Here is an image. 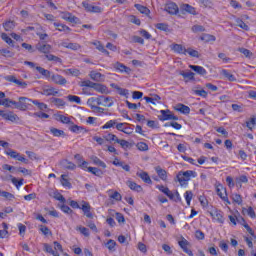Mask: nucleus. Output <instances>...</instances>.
Here are the masks:
<instances>
[{
  "label": "nucleus",
  "mask_w": 256,
  "mask_h": 256,
  "mask_svg": "<svg viewBox=\"0 0 256 256\" xmlns=\"http://www.w3.org/2000/svg\"><path fill=\"white\" fill-rule=\"evenodd\" d=\"M228 219L231 225L236 227L237 223H239L242 225V227L246 229V231H248L249 235L255 237V231H253V228L249 226V224H247V221H245V218L241 216V213H239V211H236V214L229 215Z\"/></svg>",
  "instance_id": "f257e3e1"
},
{
  "label": "nucleus",
  "mask_w": 256,
  "mask_h": 256,
  "mask_svg": "<svg viewBox=\"0 0 256 256\" xmlns=\"http://www.w3.org/2000/svg\"><path fill=\"white\" fill-rule=\"evenodd\" d=\"M36 49L39 51V53H42L43 55H45V59H47V61H54L55 63H61V58L51 54V51L53 49V46H51V44H43L41 42H39L36 45Z\"/></svg>",
  "instance_id": "f03ea898"
},
{
  "label": "nucleus",
  "mask_w": 256,
  "mask_h": 256,
  "mask_svg": "<svg viewBox=\"0 0 256 256\" xmlns=\"http://www.w3.org/2000/svg\"><path fill=\"white\" fill-rule=\"evenodd\" d=\"M197 178V172L193 170L179 171L176 175V181H178L180 187H187L191 179Z\"/></svg>",
  "instance_id": "7ed1b4c3"
},
{
  "label": "nucleus",
  "mask_w": 256,
  "mask_h": 256,
  "mask_svg": "<svg viewBox=\"0 0 256 256\" xmlns=\"http://www.w3.org/2000/svg\"><path fill=\"white\" fill-rule=\"evenodd\" d=\"M70 207H72V209H80L83 213V215L85 217H87V219H93V212H91V204H89V202L82 200L80 202L75 201V200H71L69 203Z\"/></svg>",
  "instance_id": "20e7f679"
},
{
  "label": "nucleus",
  "mask_w": 256,
  "mask_h": 256,
  "mask_svg": "<svg viewBox=\"0 0 256 256\" xmlns=\"http://www.w3.org/2000/svg\"><path fill=\"white\" fill-rule=\"evenodd\" d=\"M80 87H89L90 89H94L97 93H102V95H108L109 88L103 84L91 82L89 80L82 81Z\"/></svg>",
  "instance_id": "39448f33"
},
{
  "label": "nucleus",
  "mask_w": 256,
  "mask_h": 256,
  "mask_svg": "<svg viewBox=\"0 0 256 256\" xmlns=\"http://www.w3.org/2000/svg\"><path fill=\"white\" fill-rule=\"evenodd\" d=\"M88 103L93 105H101L102 107H113V98L109 96H99L97 98H89Z\"/></svg>",
  "instance_id": "423d86ee"
},
{
  "label": "nucleus",
  "mask_w": 256,
  "mask_h": 256,
  "mask_svg": "<svg viewBox=\"0 0 256 256\" xmlns=\"http://www.w3.org/2000/svg\"><path fill=\"white\" fill-rule=\"evenodd\" d=\"M53 245H54V250L51 244L44 243L43 247H44L45 253H49V255H53V256H61V254L59 253H63V245H61V243L57 241H54Z\"/></svg>",
  "instance_id": "0eeeda50"
},
{
  "label": "nucleus",
  "mask_w": 256,
  "mask_h": 256,
  "mask_svg": "<svg viewBox=\"0 0 256 256\" xmlns=\"http://www.w3.org/2000/svg\"><path fill=\"white\" fill-rule=\"evenodd\" d=\"M215 191L218 197L225 203V205H231V201L229 200V194H227V188L223 186L220 182L215 183Z\"/></svg>",
  "instance_id": "6e6552de"
},
{
  "label": "nucleus",
  "mask_w": 256,
  "mask_h": 256,
  "mask_svg": "<svg viewBox=\"0 0 256 256\" xmlns=\"http://www.w3.org/2000/svg\"><path fill=\"white\" fill-rule=\"evenodd\" d=\"M156 189L159 190L160 193H163L164 195H166L167 198L170 199V201H180L181 200V195L179 194V192H175L173 193L172 191H170L169 187L167 186H163V185H156Z\"/></svg>",
  "instance_id": "1a4fd4ad"
},
{
  "label": "nucleus",
  "mask_w": 256,
  "mask_h": 256,
  "mask_svg": "<svg viewBox=\"0 0 256 256\" xmlns=\"http://www.w3.org/2000/svg\"><path fill=\"white\" fill-rule=\"evenodd\" d=\"M31 103L33 100L27 97H19L18 102L15 101L14 107L15 109H19V111H27L29 107H31Z\"/></svg>",
  "instance_id": "9d476101"
},
{
  "label": "nucleus",
  "mask_w": 256,
  "mask_h": 256,
  "mask_svg": "<svg viewBox=\"0 0 256 256\" xmlns=\"http://www.w3.org/2000/svg\"><path fill=\"white\" fill-rule=\"evenodd\" d=\"M5 155H8V157H11V159L20 161V163H25V165L29 163V160L25 158V156L21 155L19 152L13 149H8L7 151H5Z\"/></svg>",
  "instance_id": "9b49d317"
},
{
  "label": "nucleus",
  "mask_w": 256,
  "mask_h": 256,
  "mask_svg": "<svg viewBox=\"0 0 256 256\" xmlns=\"http://www.w3.org/2000/svg\"><path fill=\"white\" fill-rule=\"evenodd\" d=\"M0 117H2L4 121H10V123H17V121H19V116L13 111L0 110Z\"/></svg>",
  "instance_id": "f8f14e48"
},
{
  "label": "nucleus",
  "mask_w": 256,
  "mask_h": 256,
  "mask_svg": "<svg viewBox=\"0 0 256 256\" xmlns=\"http://www.w3.org/2000/svg\"><path fill=\"white\" fill-rule=\"evenodd\" d=\"M209 214L212 217L213 221H215L216 223H220L221 225L225 223V217L223 216V211L217 208H214L209 212Z\"/></svg>",
  "instance_id": "ddd939ff"
},
{
  "label": "nucleus",
  "mask_w": 256,
  "mask_h": 256,
  "mask_svg": "<svg viewBox=\"0 0 256 256\" xmlns=\"http://www.w3.org/2000/svg\"><path fill=\"white\" fill-rule=\"evenodd\" d=\"M160 121H179V117H177L171 110H160Z\"/></svg>",
  "instance_id": "4468645a"
},
{
  "label": "nucleus",
  "mask_w": 256,
  "mask_h": 256,
  "mask_svg": "<svg viewBox=\"0 0 256 256\" xmlns=\"http://www.w3.org/2000/svg\"><path fill=\"white\" fill-rule=\"evenodd\" d=\"M178 245L182 249V251L186 253V255H189V256L194 255L193 251L189 249V247H191V243L184 237H182V239L178 241Z\"/></svg>",
  "instance_id": "2eb2a0df"
},
{
  "label": "nucleus",
  "mask_w": 256,
  "mask_h": 256,
  "mask_svg": "<svg viewBox=\"0 0 256 256\" xmlns=\"http://www.w3.org/2000/svg\"><path fill=\"white\" fill-rule=\"evenodd\" d=\"M50 81L56 85H67V79L59 74H52L50 76Z\"/></svg>",
  "instance_id": "dca6fc26"
},
{
  "label": "nucleus",
  "mask_w": 256,
  "mask_h": 256,
  "mask_svg": "<svg viewBox=\"0 0 256 256\" xmlns=\"http://www.w3.org/2000/svg\"><path fill=\"white\" fill-rule=\"evenodd\" d=\"M5 79H6V81H9V83H15V85H18V87H21L22 89L27 88V82L21 81L13 75L6 76Z\"/></svg>",
  "instance_id": "f3484780"
},
{
  "label": "nucleus",
  "mask_w": 256,
  "mask_h": 256,
  "mask_svg": "<svg viewBox=\"0 0 256 256\" xmlns=\"http://www.w3.org/2000/svg\"><path fill=\"white\" fill-rule=\"evenodd\" d=\"M174 111H177L178 113H181L182 115H189V113H191V108L185 104L178 103L174 107Z\"/></svg>",
  "instance_id": "a211bd4d"
},
{
  "label": "nucleus",
  "mask_w": 256,
  "mask_h": 256,
  "mask_svg": "<svg viewBox=\"0 0 256 256\" xmlns=\"http://www.w3.org/2000/svg\"><path fill=\"white\" fill-rule=\"evenodd\" d=\"M165 11L170 15H177L179 13V6L174 2L167 3L165 6Z\"/></svg>",
  "instance_id": "6ab92c4d"
},
{
  "label": "nucleus",
  "mask_w": 256,
  "mask_h": 256,
  "mask_svg": "<svg viewBox=\"0 0 256 256\" xmlns=\"http://www.w3.org/2000/svg\"><path fill=\"white\" fill-rule=\"evenodd\" d=\"M62 19H64V21H68V23H79V18L70 12H62Z\"/></svg>",
  "instance_id": "aec40b11"
},
{
  "label": "nucleus",
  "mask_w": 256,
  "mask_h": 256,
  "mask_svg": "<svg viewBox=\"0 0 256 256\" xmlns=\"http://www.w3.org/2000/svg\"><path fill=\"white\" fill-rule=\"evenodd\" d=\"M35 69L41 75L39 77V79H47V80L51 79V71H49L41 66H36Z\"/></svg>",
  "instance_id": "412c9836"
},
{
  "label": "nucleus",
  "mask_w": 256,
  "mask_h": 256,
  "mask_svg": "<svg viewBox=\"0 0 256 256\" xmlns=\"http://www.w3.org/2000/svg\"><path fill=\"white\" fill-rule=\"evenodd\" d=\"M84 9H86L89 13H101L102 9L99 6H94L87 2L82 3Z\"/></svg>",
  "instance_id": "4be33fe9"
},
{
  "label": "nucleus",
  "mask_w": 256,
  "mask_h": 256,
  "mask_svg": "<svg viewBox=\"0 0 256 256\" xmlns=\"http://www.w3.org/2000/svg\"><path fill=\"white\" fill-rule=\"evenodd\" d=\"M172 50L174 51V53H177L178 55H187L188 51V49L181 44H173Z\"/></svg>",
  "instance_id": "5701e85b"
},
{
  "label": "nucleus",
  "mask_w": 256,
  "mask_h": 256,
  "mask_svg": "<svg viewBox=\"0 0 256 256\" xmlns=\"http://www.w3.org/2000/svg\"><path fill=\"white\" fill-rule=\"evenodd\" d=\"M114 69L118 72V73H131V68L125 66L124 64H122L121 62H116L114 64Z\"/></svg>",
  "instance_id": "b1692460"
},
{
  "label": "nucleus",
  "mask_w": 256,
  "mask_h": 256,
  "mask_svg": "<svg viewBox=\"0 0 256 256\" xmlns=\"http://www.w3.org/2000/svg\"><path fill=\"white\" fill-rule=\"evenodd\" d=\"M189 69H192V71H195L197 75H201L202 77H205V75H207V70L203 66L189 65Z\"/></svg>",
  "instance_id": "393cba45"
},
{
  "label": "nucleus",
  "mask_w": 256,
  "mask_h": 256,
  "mask_svg": "<svg viewBox=\"0 0 256 256\" xmlns=\"http://www.w3.org/2000/svg\"><path fill=\"white\" fill-rule=\"evenodd\" d=\"M137 177H140V179L144 183H147V185H151L153 183V181L151 180V176H149V173L145 171L137 172Z\"/></svg>",
  "instance_id": "a878e982"
},
{
  "label": "nucleus",
  "mask_w": 256,
  "mask_h": 256,
  "mask_svg": "<svg viewBox=\"0 0 256 256\" xmlns=\"http://www.w3.org/2000/svg\"><path fill=\"white\" fill-rule=\"evenodd\" d=\"M107 193L109 195V198L112 199L113 201H122L123 199V196L121 195V193L113 189L108 190Z\"/></svg>",
  "instance_id": "bb28decb"
},
{
  "label": "nucleus",
  "mask_w": 256,
  "mask_h": 256,
  "mask_svg": "<svg viewBox=\"0 0 256 256\" xmlns=\"http://www.w3.org/2000/svg\"><path fill=\"white\" fill-rule=\"evenodd\" d=\"M53 25L56 28V31H59L60 33H71V29L65 24L54 22Z\"/></svg>",
  "instance_id": "cd10ccee"
},
{
  "label": "nucleus",
  "mask_w": 256,
  "mask_h": 256,
  "mask_svg": "<svg viewBox=\"0 0 256 256\" xmlns=\"http://www.w3.org/2000/svg\"><path fill=\"white\" fill-rule=\"evenodd\" d=\"M155 171H156L159 179H161V181H167V179H168L167 170L161 168V166H157V167H155Z\"/></svg>",
  "instance_id": "c85d7f7f"
},
{
  "label": "nucleus",
  "mask_w": 256,
  "mask_h": 256,
  "mask_svg": "<svg viewBox=\"0 0 256 256\" xmlns=\"http://www.w3.org/2000/svg\"><path fill=\"white\" fill-rule=\"evenodd\" d=\"M71 133H89V130L83 126H79L77 124L72 125L70 128Z\"/></svg>",
  "instance_id": "c756f323"
},
{
  "label": "nucleus",
  "mask_w": 256,
  "mask_h": 256,
  "mask_svg": "<svg viewBox=\"0 0 256 256\" xmlns=\"http://www.w3.org/2000/svg\"><path fill=\"white\" fill-rule=\"evenodd\" d=\"M29 31H43V27L39 24H35V26H28L21 30V33L24 35H28Z\"/></svg>",
  "instance_id": "7c9ffc66"
},
{
  "label": "nucleus",
  "mask_w": 256,
  "mask_h": 256,
  "mask_svg": "<svg viewBox=\"0 0 256 256\" xmlns=\"http://www.w3.org/2000/svg\"><path fill=\"white\" fill-rule=\"evenodd\" d=\"M127 185L129 187V189H131V191H135L136 193L143 192V187L141 185L137 184L136 182L128 181Z\"/></svg>",
  "instance_id": "2f4dec72"
},
{
  "label": "nucleus",
  "mask_w": 256,
  "mask_h": 256,
  "mask_svg": "<svg viewBox=\"0 0 256 256\" xmlns=\"http://www.w3.org/2000/svg\"><path fill=\"white\" fill-rule=\"evenodd\" d=\"M38 231L44 235V237H51L53 235V232H51V229L49 227L40 224L38 225Z\"/></svg>",
  "instance_id": "473e14b6"
},
{
  "label": "nucleus",
  "mask_w": 256,
  "mask_h": 256,
  "mask_svg": "<svg viewBox=\"0 0 256 256\" xmlns=\"http://www.w3.org/2000/svg\"><path fill=\"white\" fill-rule=\"evenodd\" d=\"M88 173H91L92 175H95V177H103L105 172L103 170L97 168V167H88L86 170Z\"/></svg>",
  "instance_id": "72a5a7b5"
},
{
  "label": "nucleus",
  "mask_w": 256,
  "mask_h": 256,
  "mask_svg": "<svg viewBox=\"0 0 256 256\" xmlns=\"http://www.w3.org/2000/svg\"><path fill=\"white\" fill-rule=\"evenodd\" d=\"M90 159H91L93 165H97L98 167H101L102 169H107V164L103 160L99 159V157L91 156Z\"/></svg>",
  "instance_id": "f704fd0d"
},
{
  "label": "nucleus",
  "mask_w": 256,
  "mask_h": 256,
  "mask_svg": "<svg viewBox=\"0 0 256 256\" xmlns=\"http://www.w3.org/2000/svg\"><path fill=\"white\" fill-rule=\"evenodd\" d=\"M92 45H94V47H96V49L100 51V53H104V55H107V57H109L110 53L107 51V49H105V46L101 44V41L96 40L92 42Z\"/></svg>",
  "instance_id": "c9c22d12"
},
{
  "label": "nucleus",
  "mask_w": 256,
  "mask_h": 256,
  "mask_svg": "<svg viewBox=\"0 0 256 256\" xmlns=\"http://www.w3.org/2000/svg\"><path fill=\"white\" fill-rule=\"evenodd\" d=\"M243 183H249V177H247V175H240L236 178V187L241 189V187H243Z\"/></svg>",
  "instance_id": "e433bc0d"
},
{
  "label": "nucleus",
  "mask_w": 256,
  "mask_h": 256,
  "mask_svg": "<svg viewBox=\"0 0 256 256\" xmlns=\"http://www.w3.org/2000/svg\"><path fill=\"white\" fill-rule=\"evenodd\" d=\"M67 177V174H62L60 178V183L65 189H71L73 185H71V182L67 179Z\"/></svg>",
  "instance_id": "4c0bfd02"
},
{
  "label": "nucleus",
  "mask_w": 256,
  "mask_h": 256,
  "mask_svg": "<svg viewBox=\"0 0 256 256\" xmlns=\"http://www.w3.org/2000/svg\"><path fill=\"white\" fill-rule=\"evenodd\" d=\"M51 103H53V105L57 107V109H63V107H65L66 105L64 100L61 98H51Z\"/></svg>",
  "instance_id": "58836bf2"
},
{
  "label": "nucleus",
  "mask_w": 256,
  "mask_h": 256,
  "mask_svg": "<svg viewBox=\"0 0 256 256\" xmlns=\"http://www.w3.org/2000/svg\"><path fill=\"white\" fill-rule=\"evenodd\" d=\"M50 133L51 135H53V137H65V131L61 130V129H57L55 127H51L50 128Z\"/></svg>",
  "instance_id": "ea45409f"
},
{
  "label": "nucleus",
  "mask_w": 256,
  "mask_h": 256,
  "mask_svg": "<svg viewBox=\"0 0 256 256\" xmlns=\"http://www.w3.org/2000/svg\"><path fill=\"white\" fill-rule=\"evenodd\" d=\"M134 7L142 15H149V13H151V10H149V8H147L146 6H143L141 4H135Z\"/></svg>",
  "instance_id": "a19ab883"
},
{
  "label": "nucleus",
  "mask_w": 256,
  "mask_h": 256,
  "mask_svg": "<svg viewBox=\"0 0 256 256\" xmlns=\"http://www.w3.org/2000/svg\"><path fill=\"white\" fill-rule=\"evenodd\" d=\"M232 203L236 205H243V196L241 194L233 193L231 196Z\"/></svg>",
  "instance_id": "79ce46f5"
},
{
  "label": "nucleus",
  "mask_w": 256,
  "mask_h": 256,
  "mask_svg": "<svg viewBox=\"0 0 256 256\" xmlns=\"http://www.w3.org/2000/svg\"><path fill=\"white\" fill-rule=\"evenodd\" d=\"M199 39L200 41H205V43H211V41L217 40V38L211 34H202Z\"/></svg>",
  "instance_id": "37998d69"
},
{
  "label": "nucleus",
  "mask_w": 256,
  "mask_h": 256,
  "mask_svg": "<svg viewBox=\"0 0 256 256\" xmlns=\"http://www.w3.org/2000/svg\"><path fill=\"white\" fill-rule=\"evenodd\" d=\"M59 93V91L53 87H48L43 90V95L49 96H55Z\"/></svg>",
  "instance_id": "c03bdc74"
},
{
  "label": "nucleus",
  "mask_w": 256,
  "mask_h": 256,
  "mask_svg": "<svg viewBox=\"0 0 256 256\" xmlns=\"http://www.w3.org/2000/svg\"><path fill=\"white\" fill-rule=\"evenodd\" d=\"M0 106L2 107H15V101L10 100L9 98H4L0 100Z\"/></svg>",
  "instance_id": "a18cd8bd"
},
{
  "label": "nucleus",
  "mask_w": 256,
  "mask_h": 256,
  "mask_svg": "<svg viewBox=\"0 0 256 256\" xmlns=\"http://www.w3.org/2000/svg\"><path fill=\"white\" fill-rule=\"evenodd\" d=\"M63 47H65V49H71L72 51H79V49H81L79 43H64Z\"/></svg>",
  "instance_id": "49530a36"
},
{
  "label": "nucleus",
  "mask_w": 256,
  "mask_h": 256,
  "mask_svg": "<svg viewBox=\"0 0 256 256\" xmlns=\"http://www.w3.org/2000/svg\"><path fill=\"white\" fill-rule=\"evenodd\" d=\"M247 213L248 217H250V219H256V213H255V209H253V207H248L247 209L246 208H243L242 209V213Z\"/></svg>",
  "instance_id": "de8ad7c7"
},
{
  "label": "nucleus",
  "mask_w": 256,
  "mask_h": 256,
  "mask_svg": "<svg viewBox=\"0 0 256 256\" xmlns=\"http://www.w3.org/2000/svg\"><path fill=\"white\" fill-rule=\"evenodd\" d=\"M63 166H64V169H68V171H75V169H77V165H75V163L69 160H65L63 162Z\"/></svg>",
  "instance_id": "09e8293b"
},
{
  "label": "nucleus",
  "mask_w": 256,
  "mask_h": 256,
  "mask_svg": "<svg viewBox=\"0 0 256 256\" xmlns=\"http://www.w3.org/2000/svg\"><path fill=\"white\" fill-rule=\"evenodd\" d=\"M3 230H0V239H5L9 235V226L7 223L3 222L2 223Z\"/></svg>",
  "instance_id": "8fccbe9b"
},
{
  "label": "nucleus",
  "mask_w": 256,
  "mask_h": 256,
  "mask_svg": "<svg viewBox=\"0 0 256 256\" xmlns=\"http://www.w3.org/2000/svg\"><path fill=\"white\" fill-rule=\"evenodd\" d=\"M222 75H224V77H226V79H228V81H231V82L237 81V78L235 77V75L231 74L229 72V70L223 69L222 70Z\"/></svg>",
  "instance_id": "3c124183"
},
{
  "label": "nucleus",
  "mask_w": 256,
  "mask_h": 256,
  "mask_svg": "<svg viewBox=\"0 0 256 256\" xmlns=\"http://www.w3.org/2000/svg\"><path fill=\"white\" fill-rule=\"evenodd\" d=\"M3 27L5 31H13V29H15V21H6L3 23Z\"/></svg>",
  "instance_id": "603ef678"
},
{
  "label": "nucleus",
  "mask_w": 256,
  "mask_h": 256,
  "mask_svg": "<svg viewBox=\"0 0 256 256\" xmlns=\"http://www.w3.org/2000/svg\"><path fill=\"white\" fill-rule=\"evenodd\" d=\"M238 51L239 53H242V55H244V57L247 59H251V57H253V52L247 48H239Z\"/></svg>",
  "instance_id": "864d4df0"
},
{
  "label": "nucleus",
  "mask_w": 256,
  "mask_h": 256,
  "mask_svg": "<svg viewBox=\"0 0 256 256\" xmlns=\"http://www.w3.org/2000/svg\"><path fill=\"white\" fill-rule=\"evenodd\" d=\"M67 99L70 103H76L77 105H81V97L76 95H68Z\"/></svg>",
  "instance_id": "5fc2aeb1"
},
{
  "label": "nucleus",
  "mask_w": 256,
  "mask_h": 256,
  "mask_svg": "<svg viewBox=\"0 0 256 256\" xmlns=\"http://www.w3.org/2000/svg\"><path fill=\"white\" fill-rule=\"evenodd\" d=\"M144 101H146V103H151L152 105H156L155 101H161V96L155 95L154 98H151L149 96H145Z\"/></svg>",
  "instance_id": "6e6d98bb"
},
{
  "label": "nucleus",
  "mask_w": 256,
  "mask_h": 256,
  "mask_svg": "<svg viewBox=\"0 0 256 256\" xmlns=\"http://www.w3.org/2000/svg\"><path fill=\"white\" fill-rule=\"evenodd\" d=\"M118 145H120L122 149H130V147H133L132 143H129V141L124 139L118 140Z\"/></svg>",
  "instance_id": "4d7b16f0"
},
{
  "label": "nucleus",
  "mask_w": 256,
  "mask_h": 256,
  "mask_svg": "<svg viewBox=\"0 0 256 256\" xmlns=\"http://www.w3.org/2000/svg\"><path fill=\"white\" fill-rule=\"evenodd\" d=\"M155 27L158 29V31H164L165 33L169 31V24L167 23H158L155 24Z\"/></svg>",
  "instance_id": "13d9d810"
},
{
  "label": "nucleus",
  "mask_w": 256,
  "mask_h": 256,
  "mask_svg": "<svg viewBox=\"0 0 256 256\" xmlns=\"http://www.w3.org/2000/svg\"><path fill=\"white\" fill-rule=\"evenodd\" d=\"M17 227L20 237H25V233H27V226H25V224L18 223Z\"/></svg>",
  "instance_id": "bf43d9fd"
},
{
  "label": "nucleus",
  "mask_w": 256,
  "mask_h": 256,
  "mask_svg": "<svg viewBox=\"0 0 256 256\" xmlns=\"http://www.w3.org/2000/svg\"><path fill=\"white\" fill-rule=\"evenodd\" d=\"M76 231H79L84 237H89V229L83 226H77Z\"/></svg>",
  "instance_id": "052dcab7"
},
{
  "label": "nucleus",
  "mask_w": 256,
  "mask_h": 256,
  "mask_svg": "<svg viewBox=\"0 0 256 256\" xmlns=\"http://www.w3.org/2000/svg\"><path fill=\"white\" fill-rule=\"evenodd\" d=\"M58 121H60V123H63L64 125H71V118L65 115H59Z\"/></svg>",
  "instance_id": "680f3d73"
},
{
  "label": "nucleus",
  "mask_w": 256,
  "mask_h": 256,
  "mask_svg": "<svg viewBox=\"0 0 256 256\" xmlns=\"http://www.w3.org/2000/svg\"><path fill=\"white\" fill-rule=\"evenodd\" d=\"M236 25L237 27H240V29H243L244 31H249V26L244 23L241 19H236Z\"/></svg>",
  "instance_id": "e2e57ef3"
},
{
  "label": "nucleus",
  "mask_w": 256,
  "mask_h": 256,
  "mask_svg": "<svg viewBox=\"0 0 256 256\" xmlns=\"http://www.w3.org/2000/svg\"><path fill=\"white\" fill-rule=\"evenodd\" d=\"M106 247L109 251H115V247H117V242H115V240L113 239H110L106 243Z\"/></svg>",
  "instance_id": "0e129e2a"
},
{
  "label": "nucleus",
  "mask_w": 256,
  "mask_h": 256,
  "mask_svg": "<svg viewBox=\"0 0 256 256\" xmlns=\"http://www.w3.org/2000/svg\"><path fill=\"white\" fill-rule=\"evenodd\" d=\"M138 151H149V145L145 142H138L136 144Z\"/></svg>",
  "instance_id": "69168bd1"
},
{
  "label": "nucleus",
  "mask_w": 256,
  "mask_h": 256,
  "mask_svg": "<svg viewBox=\"0 0 256 256\" xmlns=\"http://www.w3.org/2000/svg\"><path fill=\"white\" fill-rule=\"evenodd\" d=\"M140 35L146 39L147 41L153 39V36L151 35V33H149L147 30L142 29L139 31Z\"/></svg>",
  "instance_id": "338daca9"
},
{
  "label": "nucleus",
  "mask_w": 256,
  "mask_h": 256,
  "mask_svg": "<svg viewBox=\"0 0 256 256\" xmlns=\"http://www.w3.org/2000/svg\"><path fill=\"white\" fill-rule=\"evenodd\" d=\"M255 125H256V117H252L250 118L249 121L246 122V127H248L250 131H253V127H255Z\"/></svg>",
  "instance_id": "774afa93"
}]
</instances>
